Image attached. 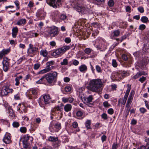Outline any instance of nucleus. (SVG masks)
I'll return each instance as SVG.
<instances>
[{"label": "nucleus", "mask_w": 149, "mask_h": 149, "mask_svg": "<svg viewBox=\"0 0 149 149\" xmlns=\"http://www.w3.org/2000/svg\"><path fill=\"white\" fill-rule=\"evenodd\" d=\"M132 101L130 100H127V103L126 104V107L127 108V110L128 111V112H129L130 109L129 108L130 104H131ZM128 113H127L128 114Z\"/></svg>", "instance_id": "nucleus-27"}, {"label": "nucleus", "mask_w": 149, "mask_h": 149, "mask_svg": "<svg viewBox=\"0 0 149 149\" xmlns=\"http://www.w3.org/2000/svg\"><path fill=\"white\" fill-rule=\"evenodd\" d=\"M138 10L141 13H143L144 12V8L142 6L139 7L138 8Z\"/></svg>", "instance_id": "nucleus-42"}, {"label": "nucleus", "mask_w": 149, "mask_h": 149, "mask_svg": "<svg viewBox=\"0 0 149 149\" xmlns=\"http://www.w3.org/2000/svg\"><path fill=\"white\" fill-rule=\"evenodd\" d=\"M91 124V120H88L85 123V126L87 129H90L91 128L90 126Z\"/></svg>", "instance_id": "nucleus-22"}, {"label": "nucleus", "mask_w": 149, "mask_h": 149, "mask_svg": "<svg viewBox=\"0 0 149 149\" xmlns=\"http://www.w3.org/2000/svg\"><path fill=\"white\" fill-rule=\"evenodd\" d=\"M120 32L118 30H116L113 32L114 36H118L120 34Z\"/></svg>", "instance_id": "nucleus-45"}, {"label": "nucleus", "mask_w": 149, "mask_h": 149, "mask_svg": "<svg viewBox=\"0 0 149 149\" xmlns=\"http://www.w3.org/2000/svg\"><path fill=\"white\" fill-rule=\"evenodd\" d=\"M54 127L55 128V131L58 132L61 128V124L59 122H57L54 125Z\"/></svg>", "instance_id": "nucleus-19"}, {"label": "nucleus", "mask_w": 149, "mask_h": 149, "mask_svg": "<svg viewBox=\"0 0 149 149\" xmlns=\"http://www.w3.org/2000/svg\"><path fill=\"white\" fill-rule=\"evenodd\" d=\"M74 98L72 97H68V102L70 103H72L74 101Z\"/></svg>", "instance_id": "nucleus-62"}, {"label": "nucleus", "mask_w": 149, "mask_h": 149, "mask_svg": "<svg viewBox=\"0 0 149 149\" xmlns=\"http://www.w3.org/2000/svg\"><path fill=\"white\" fill-rule=\"evenodd\" d=\"M96 69L98 72H101L102 71L101 68L98 65H97L96 66Z\"/></svg>", "instance_id": "nucleus-53"}, {"label": "nucleus", "mask_w": 149, "mask_h": 149, "mask_svg": "<svg viewBox=\"0 0 149 149\" xmlns=\"http://www.w3.org/2000/svg\"><path fill=\"white\" fill-rule=\"evenodd\" d=\"M103 104L104 107H106L110 106V104H109L107 101H105L103 103Z\"/></svg>", "instance_id": "nucleus-54"}, {"label": "nucleus", "mask_w": 149, "mask_h": 149, "mask_svg": "<svg viewBox=\"0 0 149 149\" xmlns=\"http://www.w3.org/2000/svg\"><path fill=\"white\" fill-rule=\"evenodd\" d=\"M12 37L14 38L16 37L18 32V29L17 27L13 28L12 30Z\"/></svg>", "instance_id": "nucleus-15"}, {"label": "nucleus", "mask_w": 149, "mask_h": 149, "mask_svg": "<svg viewBox=\"0 0 149 149\" xmlns=\"http://www.w3.org/2000/svg\"><path fill=\"white\" fill-rule=\"evenodd\" d=\"M141 20L142 22L144 23H147L149 22L148 18L146 16L142 17L141 19Z\"/></svg>", "instance_id": "nucleus-24"}, {"label": "nucleus", "mask_w": 149, "mask_h": 149, "mask_svg": "<svg viewBox=\"0 0 149 149\" xmlns=\"http://www.w3.org/2000/svg\"><path fill=\"white\" fill-rule=\"evenodd\" d=\"M112 65L114 67H116L117 66V63L115 60L113 59L112 60Z\"/></svg>", "instance_id": "nucleus-52"}, {"label": "nucleus", "mask_w": 149, "mask_h": 149, "mask_svg": "<svg viewBox=\"0 0 149 149\" xmlns=\"http://www.w3.org/2000/svg\"><path fill=\"white\" fill-rule=\"evenodd\" d=\"M87 67L85 65H81L79 67V70L81 72H85L87 70Z\"/></svg>", "instance_id": "nucleus-21"}, {"label": "nucleus", "mask_w": 149, "mask_h": 149, "mask_svg": "<svg viewBox=\"0 0 149 149\" xmlns=\"http://www.w3.org/2000/svg\"><path fill=\"white\" fill-rule=\"evenodd\" d=\"M22 76L20 75L16 78L15 79V81L16 82L15 85L16 86H18L19 85V80L20 79H21L22 78Z\"/></svg>", "instance_id": "nucleus-25"}, {"label": "nucleus", "mask_w": 149, "mask_h": 149, "mask_svg": "<svg viewBox=\"0 0 149 149\" xmlns=\"http://www.w3.org/2000/svg\"><path fill=\"white\" fill-rule=\"evenodd\" d=\"M66 18V16L64 14L61 15L60 17V19L63 20H64Z\"/></svg>", "instance_id": "nucleus-43"}, {"label": "nucleus", "mask_w": 149, "mask_h": 149, "mask_svg": "<svg viewBox=\"0 0 149 149\" xmlns=\"http://www.w3.org/2000/svg\"><path fill=\"white\" fill-rule=\"evenodd\" d=\"M70 48L69 46L65 45L56 49L52 53L51 55L54 57H56L59 56H61L67 50Z\"/></svg>", "instance_id": "nucleus-3"}, {"label": "nucleus", "mask_w": 149, "mask_h": 149, "mask_svg": "<svg viewBox=\"0 0 149 149\" xmlns=\"http://www.w3.org/2000/svg\"><path fill=\"white\" fill-rule=\"evenodd\" d=\"M3 141L6 144H9L11 142L10 137L8 134H6L3 139Z\"/></svg>", "instance_id": "nucleus-14"}, {"label": "nucleus", "mask_w": 149, "mask_h": 149, "mask_svg": "<svg viewBox=\"0 0 149 149\" xmlns=\"http://www.w3.org/2000/svg\"><path fill=\"white\" fill-rule=\"evenodd\" d=\"M8 111H9L10 115L13 116V111L10 107H9L8 109Z\"/></svg>", "instance_id": "nucleus-49"}, {"label": "nucleus", "mask_w": 149, "mask_h": 149, "mask_svg": "<svg viewBox=\"0 0 149 149\" xmlns=\"http://www.w3.org/2000/svg\"><path fill=\"white\" fill-rule=\"evenodd\" d=\"M40 55H42L44 57H46L47 56L48 53L46 50H41L40 51Z\"/></svg>", "instance_id": "nucleus-23"}, {"label": "nucleus", "mask_w": 149, "mask_h": 149, "mask_svg": "<svg viewBox=\"0 0 149 149\" xmlns=\"http://www.w3.org/2000/svg\"><path fill=\"white\" fill-rule=\"evenodd\" d=\"M79 62L77 60H73V64L74 65H77L79 64Z\"/></svg>", "instance_id": "nucleus-56"}, {"label": "nucleus", "mask_w": 149, "mask_h": 149, "mask_svg": "<svg viewBox=\"0 0 149 149\" xmlns=\"http://www.w3.org/2000/svg\"><path fill=\"white\" fill-rule=\"evenodd\" d=\"M140 111L142 113H144L146 111V110L143 107L139 109Z\"/></svg>", "instance_id": "nucleus-55"}, {"label": "nucleus", "mask_w": 149, "mask_h": 149, "mask_svg": "<svg viewBox=\"0 0 149 149\" xmlns=\"http://www.w3.org/2000/svg\"><path fill=\"white\" fill-rule=\"evenodd\" d=\"M93 100V95H90L88 97L85 99V103L88 104V105L90 107H92L93 104V103L92 102Z\"/></svg>", "instance_id": "nucleus-9"}, {"label": "nucleus", "mask_w": 149, "mask_h": 149, "mask_svg": "<svg viewBox=\"0 0 149 149\" xmlns=\"http://www.w3.org/2000/svg\"><path fill=\"white\" fill-rule=\"evenodd\" d=\"M34 6V3L31 1H30L28 4V6L30 8L33 7Z\"/></svg>", "instance_id": "nucleus-58"}, {"label": "nucleus", "mask_w": 149, "mask_h": 149, "mask_svg": "<svg viewBox=\"0 0 149 149\" xmlns=\"http://www.w3.org/2000/svg\"><path fill=\"white\" fill-rule=\"evenodd\" d=\"M13 125L14 127H17L19 125V123L17 122H14L13 123Z\"/></svg>", "instance_id": "nucleus-40"}, {"label": "nucleus", "mask_w": 149, "mask_h": 149, "mask_svg": "<svg viewBox=\"0 0 149 149\" xmlns=\"http://www.w3.org/2000/svg\"><path fill=\"white\" fill-rule=\"evenodd\" d=\"M61 143V141L58 140L57 141H55L54 142H53V143L52 146H53V148L54 149L58 148L60 146Z\"/></svg>", "instance_id": "nucleus-16"}, {"label": "nucleus", "mask_w": 149, "mask_h": 149, "mask_svg": "<svg viewBox=\"0 0 149 149\" xmlns=\"http://www.w3.org/2000/svg\"><path fill=\"white\" fill-rule=\"evenodd\" d=\"M146 27V26L144 24H142L140 25L139 29L141 30H143L145 29Z\"/></svg>", "instance_id": "nucleus-44"}, {"label": "nucleus", "mask_w": 149, "mask_h": 149, "mask_svg": "<svg viewBox=\"0 0 149 149\" xmlns=\"http://www.w3.org/2000/svg\"><path fill=\"white\" fill-rule=\"evenodd\" d=\"M107 115L105 113H103L101 116L102 118L105 120H106L107 118Z\"/></svg>", "instance_id": "nucleus-61"}, {"label": "nucleus", "mask_w": 149, "mask_h": 149, "mask_svg": "<svg viewBox=\"0 0 149 149\" xmlns=\"http://www.w3.org/2000/svg\"><path fill=\"white\" fill-rule=\"evenodd\" d=\"M42 149H53V148L49 146H47L43 147Z\"/></svg>", "instance_id": "nucleus-63"}, {"label": "nucleus", "mask_w": 149, "mask_h": 149, "mask_svg": "<svg viewBox=\"0 0 149 149\" xmlns=\"http://www.w3.org/2000/svg\"><path fill=\"white\" fill-rule=\"evenodd\" d=\"M117 143H114L113 144L111 149H117Z\"/></svg>", "instance_id": "nucleus-64"}, {"label": "nucleus", "mask_w": 149, "mask_h": 149, "mask_svg": "<svg viewBox=\"0 0 149 149\" xmlns=\"http://www.w3.org/2000/svg\"><path fill=\"white\" fill-rule=\"evenodd\" d=\"M62 0H46V2L50 6L56 8L61 5Z\"/></svg>", "instance_id": "nucleus-4"}, {"label": "nucleus", "mask_w": 149, "mask_h": 149, "mask_svg": "<svg viewBox=\"0 0 149 149\" xmlns=\"http://www.w3.org/2000/svg\"><path fill=\"white\" fill-rule=\"evenodd\" d=\"M20 131L22 133H25L26 132V127H22L20 129Z\"/></svg>", "instance_id": "nucleus-37"}, {"label": "nucleus", "mask_w": 149, "mask_h": 149, "mask_svg": "<svg viewBox=\"0 0 149 149\" xmlns=\"http://www.w3.org/2000/svg\"><path fill=\"white\" fill-rule=\"evenodd\" d=\"M103 85V83L101 79H93L90 81L87 88L93 92L98 93L102 91Z\"/></svg>", "instance_id": "nucleus-1"}, {"label": "nucleus", "mask_w": 149, "mask_h": 149, "mask_svg": "<svg viewBox=\"0 0 149 149\" xmlns=\"http://www.w3.org/2000/svg\"><path fill=\"white\" fill-rule=\"evenodd\" d=\"M72 106L70 104H67L64 107V110L67 112L70 111L72 109Z\"/></svg>", "instance_id": "nucleus-20"}, {"label": "nucleus", "mask_w": 149, "mask_h": 149, "mask_svg": "<svg viewBox=\"0 0 149 149\" xmlns=\"http://www.w3.org/2000/svg\"><path fill=\"white\" fill-rule=\"evenodd\" d=\"M58 140V137H55L54 136H50L49 138V140L53 142H54L56 141H57Z\"/></svg>", "instance_id": "nucleus-30"}, {"label": "nucleus", "mask_w": 149, "mask_h": 149, "mask_svg": "<svg viewBox=\"0 0 149 149\" xmlns=\"http://www.w3.org/2000/svg\"><path fill=\"white\" fill-rule=\"evenodd\" d=\"M14 3L17 7V10L19 8V1L17 0H16L14 2Z\"/></svg>", "instance_id": "nucleus-39"}, {"label": "nucleus", "mask_w": 149, "mask_h": 149, "mask_svg": "<svg viewBox=\"0 0 149 149\" xmlns=\"http://www.w3.org/2000/svg\"><path fill=\"white\" fill-rule=\"evenodd\" d=\"M26 22V19H22L17 21V24L18 25H24L25 24Z\"/></svg>", "instance_id": "nucleus-18"}, {"label": "nucleus", "mask_w": 149, "mask_h": 149, "mask_svg": "<svg viewBox=\"0 0 149 149\" xmlns=\"http://www.w3.org/2000/svg\"><path fill=\"white\" fill-rule=\"evenodd\" d=\"M43 97L45 104H48L50 102L51 99L49 95H45Z\"/></svg>", "instance_id": "nucleus-12"}, {"label": "nucleus", "mask_w": 149, "mask_h": 149, "mask_svg": "<svg viewBox=\"0 0 149 149\" xmlns=\"http://www.w3.org/2000/svg\"><path fill=\"white\" fill-rule=\"evenodd\" d=\"M30 136L28 135H25L24 137V140L23 141H26V142H27V141L29 140Z\"/></svg>", "instance_id": "nucleus-48"}, {"label": "nucleus", "mask_w": 149, "mask_h": 149, "mask_svg": "<svg viewBox=\"0 0 149 149\" xmlns=\"http://www.w3.org/2000/svg\"><path fill=\"white\" fill-rule=\"evenodd\" d=\"M97 3H99V5L103 4L104 3L105 0H95Z\"/></svg>", "instance_id": "nucleus-51"}, {"label": "nucleus", "mask_w": 149, "mask_h": 149, "mask_svg": "<svg viewBox=\"0 0 149 149\" xmlns=\"http://www.w3.org/2000/svg\"><path fill=\"white\" fill-rule=\"evenodd\" d=\"M13 91V89L9 88L8 86H4L0 88V96L6 95L8 93H12Z\"/></svg>", "instance_id": "nucleus-5"}, {"label": "nucleus", "mask_w": 149, "mask_h": 149, "mask_svg": "<svg viewBox=\"0 0 149 149\" xmlns=\"http://www.w3.org/2000/svg\"><path fill=\"white\" fill-rule=\"evenodd\" d=\"M45 78V75H44L39 80L36 82V83L38 84L42 83L43 82V80Z\"/></svg>", "instance_id": "nucleus-34"}, {"label": "nucleus", "mask_w": 149, "mask_h": 149, "mask_svg": "<svg viewBox=\"0 0 149 149\" xmlns=\"http://www.w3.org/2000/svg\"><path fill=\"white\" fill-rule=\"evenodd\" d=\"M71 39L69 38H66L65 39V42L67 43H69L71 42Z\"/></svg>", "instance_id": "nucleus-60"}, {"label": "nucleus", "mask_w": 149, "mask_h": 149, "mask_svg": "<svg viewBox=\"0 0 149 149\" xmlns=\"http://www.w3.org/2000/svg\"><path fill=\"white\" fill-rule=\"evenodd\" d=\"M10 51V49H3L0 52V59H1L4 55L8 54Z\"/></svg>", "instance_id": "nucleus-13"}, {"label": "nucleus", "mask_w": 149, "mask_h": 149, "mask_svg": "<svg viewBox=\"0 0 149 149\" xmlns=\"http://www.w3.org/2000/svg\"><path fill=\"white\" fill-rule=\"evenodd\" d=\"M48 33L53 36H55L58 33L57 27L53 26L49 28L48 30Z\"/></svg>", "instance_id": "nucleus-6"}, {"label": "nucleus", "mask_w": 149, "mask_h": 149, "mask_svg": "<svg viewBox=\"0 0 149 149\" xmlns=\"http://www.w3.org/2000/svg\"><path fill=\"white\" fill-rule=\"evenodd\" d=\"M141 76L139 72H137L135 75L133 77V78L134 79H136L140 77Z\"/></svg>", "instance_id": "nucleus-46"}, {"label": "nucleus", "mask_w": 149, "mask_h": 149, "mask_svg": "<svg viewBox=\"0 0 149 149\" xmlns=\"http://www.w3.org/2000/svg\"><path fill=\"white\" fill-rule=\"evenodd\" d=\"M54 64V61H48L47 62V66L46 67L47 68H51L50 66L53 65Z\"/></svg>", "instance_id": "nucleus-33"}, {"label": "nucleus", "mask_w": 149, "mask_h": 149, "mask_svg": "<svg viewBox=\"0 0 149 149\" xmlns=\"http://www.w3.org/2000/svg\"><path fill=\"white\" fill-rule=\"evenodd\" d=\"M127 88L125 94L129 95V93L130 92V90L131 89V85H130L129 84L127 85Z\"/></svg>", "instance_id": "nucleus-35"}, {"label": "nucleus", "mask_w": 149, "mask_h": 149, "mask_svg": "<svg viewBox=\"0 0 149 149\" xmlns=\"http://www.w3.org/2000/svg\"><path fill=\"white\" fill-rule=\"evenodd\" d=\"M8 59L7 58H3V61L2 62L3 65V69L5 72H6L8 69L9 62Z\"/></svg>", "instance_id": "nucleus-7"}, {"label": "nucleus", "mask_w": 149, "mask_h": 149, "mask_svg": "<svg viewBox=\"0 0 149 149\" xmlns=\"http://www.w3.org/2000/svg\"><path fill=\"white\" fill-rule=\"evenodd\" d=\"M62 108H61V107L59 106H57L56 107L54 108L52 110V114L53 115L54 114L53 113L54 112H55L56 110H57V111H61Z\"/></svg>", "instance_id": "nucleus-29"}, {"label": "nucleus", "mask_w": 149, "mask_h": 149, "mask_svg": "<svg viewBox=\"0 0 149 149\" xmlns=\"http://www.w3.org/2000/svg\"><path fill=\"white\" fill-rule=\"evenodd\" d=\"M76 10L78 12L81 13L82 14H85L86 13L88 10L87 8L81 6H77L75 7Z\"/></svg>", "instance_id": "nucleus-8"}, {"label": "nucleus", "mask_w": 149, "mask_h": 149, "mask_svg": "<svg viewBox=\"0 0 149 149\" xmlns=\"http://www.w3.org/2000/svg\"><path fill=\"white\" fill-rule=\"evenodd\" d=\"M68 60L67 59L64 58L63 59V61H61L60 64L61 65H66L68 64Z\"/></svg>", "instance_id": "nucleus-32"}, {"label": "nucleus", "mask_w": 149, "mask_h": 149, "mask_svg": "<svg viewBox=\"0 0 149 149\" xmlns=\"http://www.w3.org/2000/svg\"><path fill=\"white\" fill-rule=\"evenodd\" d=\"M146 79V77H142L139 79V81H140L141 83H143Z\"/></svg>", "instance_id": "nucleus-57"}, {"label": "nucleus", "mask_w": 149, "mask_h": 149, "mask_svg": "<svg viewBox=\"0 0 149 149\" xmlns=\"http://www.w3.org/2000/svg\"><path fill=\"white\" fill-rule=\"evenodd\" d=\"M108 5L110 7L113 6L114 4V1L113 0H110L108 2Z\"/></svg>", "instance_id": "nucleus-41"}, {"label": "nucleus", "mask_w": 149, "mask_h": 149, "mask_svg": "<svg viewBox=\"0 0 149 149\" xmlns=\"http://www.w3.org/2000/svg\"><path fill=\"white\" fill-rule=\"evenodd\" d=\"M23 147L24 149H30V148L27 142L25 141H22Z\"/></svg>", "instance_id": "nucleus-28"}, {"label": "nucleus", "mask_w": 149, "mask_h": 149, "mask_svg": "<svg viewBox=\"0 0 149 149\" xmlns=\"http://www.w3.org/2000/svg\"><path fill=\"white\" fill-rule=\"evenodd\" d=\"M76 115L78 117H81L83 115V113L81 111H79L76 113Z\"/></svg>", "instance_id": "nucleus-47"}, {"label": "nucleus", "mask_w": 149, "mask_h": 149, "mask_svg": "<svg viewBox=\"0 0 149 149\" xmlns=\"http://www.w3.org/2000/svg\"><path fill=\"white\" fill-rule=\"evenodd\" d=\"M38 102L40 105L42 107H44V105L46 104L45 103L44 100H43L41 98L39 99Z\"/></svg>", "instance_id": "nucleus-31"}, {"label": "nucleus", "mask_w": 149, "mask_h": 149, "mask_svg": "<svg viewBox=\"0 0 149 149\" xmlns=\"http://www.w3.org/2000/svg\"><path fill=\"white\" fill-rule=\"evenodd\" d=\"M108 113L110 115H112L114 113V111L113 109L110 108L107 111Z\"/></svg>", "instance_id": "nucleus-50"}, {"label": "nucleus", "mask_w": 149, "mask_h": 149, "mask_svg": "<svg viewBox=\"0 0 149 149\" xmlns=\"http://www.w3.org/2000/svg\"><path fill=\"white\" fill-rule=\"evenodd\" d=\"M112 76L114 77V78L118 80L121 79L122 78L120 74L118 72H115L113 73Z\"/></svg>", "instance_id": "nucleus-17"}, {"label": "nucleus", "mask_w": 149, "mask_h": 149, "mask_svg": "<svg viewBox=\"0 0 149 149\" xmlns=\"http://www.w3.org/2000/svg\"><path fill=\"white\" fill-rule=\"evenodd\" d=\"M54 66H51V68H47L42 70L38 72L39 74H42L48 72L53 69Z\"/></svg>", "instance_id": "nucleus-11"}, {"label": "nucleus", "mask_w": 149, "mask_h": 149, "mask_svg": "<svg viewBox=\"0 0 149 149\" xmlns=\"http://www.w3.org/2000/svg\"><path fill=\"white\" fill-rule=\"evenodd\" d=\"M72 88L70 86H67L65 88V92H70Z\"/></svg>", "instance_id": "nucleus-36"}, {"label": "nucleus", "mask_w": 149, "mask_h": 149, "mask_svg": "<svg viewBox=\"0 0 149 149\" xmlns=\"http://www.w3.org/2000/svg\"><path fill=\"white\" fill-rule=\"evenodd\" d=\"M134 93V91L133 90H132L128 97V100L132 101Z\"/></svg>", "instance_id": "nucleus-26"}, {"label": "nucleus", "mask_w": 149, "mask_h": 149, "mask_svg": "<svg viewBox=\"0 0 149 149\" xmlns=\"http://www.w3.org/2000/svg\"><path fill=\"white\" fill-rule=\"evenodd\" d=\"M58 75V73L56 71L47 73L45 74L46 81L49 84L55 83L57 81Z\"/></svg>", "instance_id": "nucleus-2"}, {"label": "nucleus", "mask_w": 149, "mask_h": 149, "mask_svg": "<svg viewBox=\"0 0 149 149\" xmlns=\"http://www.w3.org/2000/svg\"><path fill=\"white\" fill-rule=\"evenodd\" d=\"M38 48L34 47L33 45L31 44H29V47L28 49V53L29 54H33L37 51Z\"/></svg>", "instance_id": "nucleus-10"}, {"label": "nucleus", "mask_w": 149, "mask_h": 149, "mask_svg": "<svg viewBox=\"0 0 149 149\" xmlns=\"http://www.w3.org/2000/svg\"><path fill=\"white\" fill-rule=\"evenodd\" d=\"M63 102L64 103H66L68 102V97L66 98L65 97H63L62 99Z\"/></svg>", "instance_id": "nucleus-59"}, {"label": "nucleus", "mask_w": 149, "mask_h": 149, "mask_svg": "<svg viewBox=\"0 0 149 149\" xmlns=\"http://www.w3.org/2000/svg\"><path fill=\"white\" fill-rule=\"evenodd\" d=\"M92 50V49L90 48H86L85 49L84 52L86 54H89L91 52Z\"/></svg>", "instance_id": "nucleus-38"}]
</instances>
